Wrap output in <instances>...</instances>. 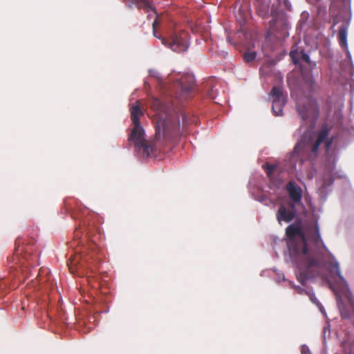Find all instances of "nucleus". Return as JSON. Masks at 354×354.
I'll list each match as a JSON object with an SVG mask.
<instances>
[{"instance_id": "6", "label": "nucleus", "mask_w": 354, "mask_h": 354, "mask_svg": "<svg viewBox=\"0 0 354 354\" xmlns=\"http://www.w3.org/2000/svg\"><path fill=\"white\" fill-rule=\"evenodd\" d=\"M270 95L272 97V111L275 115L279 116L283 113V108L286 104V98L283 93L282 88L280 86H274Z\"/></svg>"}, {"instance_id": "20", "label": "nucleus", "mask_w": 354, "mask_h": 354, "mask_svg": "<svg viewBox=\"0 0 354 354\" xmlns=\"http://www.w3.org/2000/svg\"><path fill=\"white\" fill-rule=\"evenodd\" d=\"M151 106L156 111H159L161 109V102L157 98H153L151 104Z\"/></svg>"}, {"instance_id": "4", "label": "nucleus", "mask_w": 354, "mask_h": 354, "mask_svg": "<svg viewBox=\"0 0 354 354\" xmlns=\"http://www.w3.org/2000/svg\"><path fill=\"white\" fill-rule=\"evenodd\" d=\"M180 120L176 118L174 122H171L170 118L160 119L156 124V135L160 136L162 133L163 137L169 139H173L179 135Z\"/></svg>"}, {"instance_id": "1", "label": "nucleus", "mask_w": 354, "mask_h": 354, "mask_svg": "<svg viewBox=\"0 0 354 354\" xmlns=\"http://www.w3.org/2000/svg\"><path fill=\"white\" fill-rule=\"evenodd\" d=\"M286 234L289 239H292L297 236L301 239V243L299 245H290V253L297 257V280L304 285L308 279L324 276L326 271L330 277H337L339 281L337 283V287L330 286L337 296L342 317L350 318L351 315L354 314V297L346 281L340 274L339 263L322 253L309 251L305 233L300 225H290L286 227Z\"/></svg>"}, {"instance_id": "26", "label": "nucleus", "mask_w": 354, "mask_h": 354, "mask_svg": "<svg viewBox=\"0 0 354 354\" xmlns=\"http://www.w3.org/2000/svg\"><path fill=\"white\" fill-rule=\"evenodd\" d=\"M307 351H308V348L307 347L303 346L301 351V354H305Z\"/></svg>"}, {"instance_id": "13", "label": "nucleus", "mask_w": 354, "mask_h": 354, "mask_svg": "<svg viewBox=\"0 0 354 354\" xmlns=\"http://www.w3.org/2000/svg\"><path fill=\"white\" fill-rule=\"evenodd\" d=\"M348 22L342 24L339 29L338 41L339 45L343 48H347V34L348 28Z\"/></svg>"}, {"instance_id": "19", "label": "nucleus", "mask_w": 354, "mask_h": 354, "mask_svg": "<svg viewBox=\"0 0 354 354\" xmlns=\"http://www.w3.org/2000/svg\"><path fill=\"white\" fill-rule=\"evenodd\" d=\"M150 74L152 77H154L157 79L158 83L160 85L163 87L165 86L166 82L165 80H163L161 77L159 76V74L156 71H150Z\"/></svg>"}, {"instance_id": "15", "label": "nucleus", "mask_w": 354, "mask_h": 354, "mask_svg": "<svg viewBox=\"0 0 354 354\" xmlns=\"http://www.w3.org/2000/svg\"><path fill=\"white\" fill-rule=\"evenodd\" d=\"M138 9H145L147 12L151 11L156 16V12L150 5L149 0H132Z\"/></svg>"}, {"instance_id": "8", "label": "nucleus", "mask_w": 354, "mask_h": 354, "mask_svg": "<svg viewBox=\"0 0 354 354\" xmlns=\"http://www.w3.org/2000/svg\"><path fill=\"white\" fill-rule=\"evenodd\" d=\"M297 109L304 120L308 119L310 117L317 118L318 116V106L313 99L308 98L306 104H297Z\"/></svg>"}, {"instance_id": "11", "label": "nucleus", "mask_w": 354, "mask_h": 354, "mask_svg": "<svg viewBox=\"0 0 354 354\" xmlns=\"http://www.w3.org/2000/svg\"><path fill=\"white\" fill-rule=\"evenodd\" d=\"M182 95L185 98L189 97L195 88V80L192 75H186L183 77L179 82Z\"/></svg>"}, {"instance_id": "7", "label": "nucleus", "mask_w": 354, "mask_h": 354, "mask_svg": "<svg viewBox=\"0 0 354 354\" xmlns=\"http://www.w3.org/2000/svg\"><path fill=\"white\" fill-rule=\"evenodd\" d=\"M290 202L288 203L289 207L301 205L302 198V189L294 181H289L286 186Z\"/></svg>"}, {"instance_id": "30", "label": "nucleus", "mask_w": 354, "mask_h": 354, "mask_svg": "<svg viewBox=\"0 0 354 354\" xmlns=\"http://www.w3.org/2000/svg\"><path fill=\"white\" fill-rule=\"evenodd\" d=\"M310 300H312L313 301H314V300H313V299L312 295H310Z\"/></svg>"}, {"instance_id": "12", "label": "nucleus", "mask_w": 354, "mask_h": 354, "mask_svg": "<svg viewBox=\"0 0 354 354\" xmlns=\"http://www.w3.org/2000/svg\"><path fill=\"white\" fill-rule=\"evenodd\" d=\"M21 243V239L20 238H17L15 242V251L14 254L11 257H8V263L10 268L14 267L15 264H20V266H24V262L22 261L27 260L26 254L21 259L19 257V247Z\"/></svg>"}, {"instance_id": "23", "label": "nucleus", "mask_w": 354, "mask_h": 354, "mask_svg": "<svg viewBox=\"0 0 354 354\" xmlns=\"http://www.w3.org/2000/svg\"><path fill=\"white\" fill-rule=\"evenodd\" d=\"M158 24H159V21H158V17H156L152 24V27H153V35L155 37H157L156 32V28Z\"/></svg>"}, {"instance_id": "24", "label": "nucleus", "mask_w": 354, "mask_h": 354, "mask_svg": "<svg viewBox=\"0 0 354 354\" xmlns=\"http://www.w3.org/2000/svg\"><path fill=\"white\" fill-rule=\"evenodd\" d=\"M333 182V179L331 176L329 177V179L328 180H326L325 178H324V183H323V185L326 187V186H328L330 185H331Z\"/></svg>"}, {"instance_id": "9", "label": "nucleus", "mask_w": 354, "mask_h": 354, "mask_svg": "<svg viewBox=\"0 0 354 354\" xmlns=\"http://www.w3.org/2000/svg\"><path fill=\"white\" fill-rule=\"evenodd\" d=\"M297 215V207L294 206L288 207L284 204H281L277 213L276 218L279 224L282 222L290 223L291 222Z\"/></svg>"}, {"instance_id": "16", "label": "nucleus", "mask_w": 354, "mask_h": 354, "mask_svg": "<svg viewBox=\"0 0 354 354\" xmlns=\"http://www.w3.org/2000/svg\"><path fill=\"white\" fill-rule=\"evenodd\" d=\"M263 169L265 170L267 176L270 180H272L273 178V172L276 170L277 166V165H270L269 163L264 164L262 166Z\"/></svg>"}, {"instance_id": "28", "label": "nucleus", "mask_w": 354, "mask_h": 354, "mask_svg": "<svg viewBox=\"0 0 354 354\" xmlns=\"http://www.w3.org/2000/svg\"><path fill=\"white\" fill-rule=\"evenodd\" d=\"M185 115H183V123H185Z\"/></svg>"}, {"instance_id": "5", "label": "nucleus", "mask_w": 354, "mask_h": 354, "mask_svg": "<svg viewBox=\"0 0 354 354\" xmlns=\"http://www.w3.org/2000/svg\"><path fill=\"white\" fill-rule=\"evenodd\" d=\"M162 43L176 53L185 52L189 47L187 33L185 32L175 33L168 39L162 38Z\"/></svg>"}, {"instance_id": "29", "label": "nucleus", "mask_w": 354, "mask_h": 354, "mask_svg": "<svg viewBox=\"0 0 354 354\" xmlns=\"http://www.w3.org/2000/svg\"><path fill=\"white\" fill-rule=\"evenodd\" d=\"M73 216L74 218H78V216H76V215H73Z\"/></svg>"}, {"instance_id": "18", "label": "nucleus", "mask_w": 354, "mask_h": 354, "mask_svg": "<svg viewBox=\"0 0 354 354\" xmlns=\"http://www.w3.org/2000/svg\"><path fill=\"white\" fill-rule=\"evenodd\" d=\"M244 59L246 62H250L253 61L257 56V53L254 51L246 52L244 53Z\"/></svg>"}, {"instance_id": "14", "label": "nucleus", "mask_w": 354, "mask_h": 354, "mask_svg": "<svg viewBox=\"0 0 354 354\" xmlns=\"http://www.w3.org/2000/svg\"><path fill=\"white\" fill-rule=\"evenodd\" d=\"M83 252L75 255H71L69 258V262L68 263L70 269L72 266H76L77 263L83 264L84 261H87L86 257L83 255Z\"/></svg>"}, {"instance_id": "27", "label": "nucleus", "mask_w": 354, "mask_h": 354, "mask_svg": "<svg viewBox=\"0 0 354 354\" xmlns=\"http://www.w3.org/2000/svg\"><path fill=\"white\" fill-rule=\"evenodd\" d=\"M337 23H338V21H337V19L336 18L334 19H333V26H335Z\"/></svg>"}, {"instance_id": "10", "label": "nucleus", "mask_w": 354, "mask_h": 354, "mask_svg": "<svg viewBox=\"0 0 354 354\" xmlns=\"http://www.w3.org/2000/svg\"><path fill=\"white\" fill-rule=\"evenodd\" d=\"M313 243L317 247L324 246L320 234L318 224L315 223L310 225L306 230L305 237Z\"/></svg>"}, {"instance_id": "2", "label": "nucleus", "mask_w": 354, "mask_h": 354, "mask_svg": "<svg viewBox=\"0 0 354 354\" xmlns=\"http://www.w3.org/2000/svg\"><path fill=\"white\" fill-rule=\"evenodd\" d=\"M330 129L327 125H324L321 130L317 133V138L313 142L310 138L306 140L302 138L295 145L291 153L292 158L304 162L308 158H315L320 145L325 141V147L328 151L333 142V138L327 139Z\"/></svg>"}, {"instance_id": "17", "label": "nucleus", "mask_w": 354, "mask_h": 354, "mask_svg": "<svg viewBox=\"0 0 354 354\" xmlns=\"http://www.w3.org/2000/svg\"><path fill=\"white\" fill-rule=\"evenodd\" d=\"M300 51L297 49L292 50L290 52V57L295 64H297L300 61Z\"/></svg>"}, {"instance_id": "21", "label": "nucleus", "mask_w": 354, "mask_h": 354, "mask_svg": "<svg viewBox=\"0 0 354 354\" xmlns=\"http://www.w3.org/2000/svg\"><path fill=\"white\" fill-rule=\"evenodd\" d=\"M217 93V89L214 88V86H212L207 91V95L209 98L215 99Z\"/></svg>"}, {"instance_id": "22", "label": "nucleus", "mask_w": 354, "mask_h": 354, "mask_svg": "<svg viewBox=\"0 0 354 354\" xmlns=\"http://www.w3.org/2000/svg\"><path fill=\"white\" fill-rule=\"evenodd\" d=\"M300 55H301L300 60H302V61L305 62L306 63L310 62V57L306 53H304L303 50H301V51H300Z\"/></svg>"}, {"instance_id": "25", "label": "nucleus", "mask_w": 354, "mask_h": 354, "mask_svg": "<svg viewBox=\"0 0 354 354\" xmlns=\"http://www.w3.org/2000/svg\"><path fill=\"white\" fill-rule=\"evenodd\" d=\"M296 290H297V292L299 294H303L304 292H305L306 294H308L307 291H306L304 289H303L302 288H301L299 286L296 287Z\"/></svg>"}, {"instance_id": "3", "label": "nucleus", "mask_w": 354, "mask_h": 354, "mask_svg": "<svg viewBox=\"0 0 354 354\" xmlns=\"http://www.w3.org/2000/svg\"><path fill=\"white\" fill-rule=\"evenodd\" d=\"M143 115L138 102L131 108V119L133 125L129 140L133 142L138 150L142 149L147 157L149 156L152 151V147L149 145L145 138V131L140 124V116Z\"/></svg>"}]
</instances>
